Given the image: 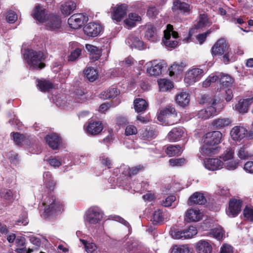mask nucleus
I'll list each match as a JSON object with an SVG mask.
<instances>
[{
    "instance_id": "nucleus-43",
    "label": "nucleus",
    "mask_w": 253,
    "mask_h": 253,
    "mask_svg": "<svg viewBox=\"0 0 253 253\" xmlns=\"http://www.w3.org/2000/svg\"><path fill=\"white\" fill-rule=\"evenodd\" d=\"M216 150V147L211 146L210 145L204 144L201 148V153L205 156H209L215 154Z\"/></svg>"
},
{
    "instance_id": "nucleus-50",
    "label": "nucleus",
    "mask_w": 253,
    "mask_h": 253,
    "mask_svg": "<svg viewBox=\"0 0 253 253\" xmlns=\"http://www.w3.org/2000/svg\"><path fill=\"white\" fill-rule=\"evenodd\" d=\"M234 151L232 148H227L220 157L224 162L232 160L234 157Z\"/></svg>"
},
{
    "instance_id": "nucleus-36",
    "label": "nucleus",
    "mask_w": 253,
    "mask_h": 253,
    "mask_svg": "<svg viewBox=\"0 0 253 253\" xmlns=\"http://www.w3.org/2000/svg\"><path fill=\"white\" fill-rule=\"evenodd\" d=\"M219 80L220 84L224 88L231 86L234 81L230 75L222 73H220Z\"/></svg>"
},
{
    "instance_id": "nucleus-11",
    "label": "nucleus",
    "mask_w": 253,
    "mask_h": 253,
    "mask_svg": "<svg viewBox=\"0 0 253 253\" xmlns=\"http://www.w3.org/2000/svg\"><path fill=\"white\" fill-rule=\"evenodd\" d=\"M229 49V47L226 41L223 38H221L217 41L211 48V54L213 56L222 55Z\"/></svg>"
},
{
    "instance_id": "nucleus-25",
    "label": "nucleus",
    "mask_w": 253,
    "mask_h": 253,
    "mask_svg": "<svg viewBox=\"0 0 253 253\" xmlns=\"http://www.w3.org/2000/svg\"><path fill=\"white\" fill-rule=\"evenodd\" d=\"M76 7L77 4L74 1L69 0L62 4L60 9L64 15L68 16L73 12Z\"/></svg>"
},
{
    "instance_id": "nucleus-39",
    "label": "nucleus",
    "mask_w": 253,
    "mask_h": 253,
    "mask_svg": "<svg viewBox=\"0 0 253 253\" xmlns=\"http://www.w3.org/2000/svg\"><path fill=\"white\" fill-rule=\"evenodd\" d=\"M119 91L116 87H111L101 92L100 94V97L103 99H110L117 96Z\"/></svg>"
},
{
    "instance_id": "nucleus-14",
    "label": "nucleus",
    "mask_w": 253,
    "mask_h": 253,
    "mask_svg": "<svg viewBox=\"0 0 253 253\" xmlns=\"http://www.w3.org/2000/svg\"><path fill=\"white\" fill-rule=\"evenodd\" d=\"M102 29L100 24L95 22H90L84 27V31L88 36L94 37L100 33Z\"/></svg>"
},
{
    "instance_id": "nucleus-46",
    "label": "nucleus",
    "mask_w": 253,
    "mask_h": 253,
    "mask_svg": "<svg viewBox=\"0 0 253 253\" xmlns=\"http://www.w3.org/2000/svg\"><path fill=\"white\" fill-rule=\"evenodd\" d=\"M190 250L187 245H174L171 253H189Z\"/></svg>"
},
{
    "instance_id": "nucleus-63",
    "label": "nucleus",
    "mask_w": 253,
    "mask_h": 253,
    "mask_svg": "<svg viewBox=\"0 0 253 253\" xmlns=\"http://www.w3.org/2000/svg\"><path fill=\"white\" fill-rule=\"evenodd\" d=\"M6 19L9 23H13L17 19V16L14 11H10L7 13Z\"/></svg>"
},
{
    "instance_id": "nucleus-45",
    "label": "nucleus",
    "mask_w": 253,
    "mask_h": 253,
    "mask_svg": "<svg viewBox=\"0 0 253 253\" xmlns=\"http://www.w3.org/2000/svg\"><path fill=\"white\" fill-rule=\"evenodd\" d=\"M38 86L42 91H46L53 87V84L48 81L43 80L39 81Z\"/></svg>"
},
{
    "instance_id": "nucleus-30",
    "label": "nucleus",
    "mask_w": 253,
    "mask_h": 253,
    "mask_svg": "<svg viewBox=\"0 0 253 253\" xmlns=\"http://www.w3.org/2000/svg\"><path fill=\"white\" fill-rule=\"evenodd\" d=\"M249 145L244 144L241 146L237 152L238 156L241 159L246 160L253 157V152L249 150Z\"/></svg>"
},
{
    "instance_id": "nucleus-38",
    "label": "nucleus",
    "mask_w": 253,
    "mask_h": 253,
    "mask_svg": "<svg viewBox=\"0 0 253 253\" xmlns=\"http://www.w3.org/2000/svg\"><path fill=\"white\" fill-rule=\"evenodd\" d=\"M158 134L157 131L152 127L146 128L141 133L142 138L144 140H151L155 138Z\"/></svg>"
},
{
    "instance_id": "nucleus-41",
    "label": "nucleus",
    "mask_w": 253,
    "mask_h": 253,
    "mask_svg": "<svg viewBox=\"0 0 253 253\" xmlns=\"http://www.w3.org/2000/svg\"><path fill=\"white\" fill-rule=\"evenodd\" d=\"M182 151L183 150L179 145H171L167 147V150H166V153L169 157H172L180 154Z\"/></svg>"
},
{
    "instance_id": "nucleus-29",
    "label": "nucleus",
    "mask_w": 253,
    "mask_h": 253,
    "mask_svg": "<svg viewBox=\"0 0 253 253\" xmlns=\"http://www.w3.org/2000/svg\"><path fill=\"white\" fill-rule=\"evenodd\" d=\"M186 216L190 221H198L202 218V213L198 209H191L187 211Z\"/></svg>"
},
{
    "instance_id": "nucleus-57",
    "label": "nucleus",
    "mask_w": 253,
    "mask_h": 253,
    "mask_svg": "<svg viewBox=\"0 0 253 253\" xmlns=\"http://www.w3.org/2000/svg\"><path fill=\"white\" fill-rule=\"evenodd\" d=\"M170 165L173 167H179L183 165L185 162L184 158H172L169 160Z\"/></svg>"
},
{
    "instance_id": "nucleus-8",
    "label": "nucleus",
    "mask_w": 253,
    "mask_h": 253,
    "mask_svg": "<svg viewBox=\"0 0 253 253\" xmlns=\"http://www.w3.org/2000/svg\"><path fill=\"white\" fill-rule=\"evenodd\" d=\"M88 20V17L84 13H76L68 20L69 26L74 29L80 28Z\"/></svg>"
},
{
    "instance_id": "nucleus-40",
    "label": "nucleus",
    "mask_w": 253,
    "mask_h": 253,
    "mask_svg": "<svg viewBox=\"0 0 253 253\" xmlns=\"http://www.w3.org/2000/svg\"><path fill=\"white\" fill-rule=\"evenodd\" d=\"M160 90L161 91H167L173 87L172 83L165 79H160L158 81Z\"/></svg>"
},
{
    "instance_id": "nucleus-6",
    "label": "nucleus",
    "mask_w": 253,
    "mask_h": 253,
    "mask_svg": "<svg viewBox=\"0 0 253 253\" xmlns=\"http://www.w3.org/2000/svg\"><path fill=\"white\" fill-rule=\"evenodd\" d=\"M43 23L48 30L59 32L62 29L61 19L57 15H48Z\"/></svg>"
},
{
    "instance_id": "nucleus-24",
    "label": "nucleus",
    "mask_w": 253,
    "mask_h": 253,
    "mask_svg": "<svg viewBox=\"0 0 253 253\" xmlns=\"http://www.w3.org/2000/svg\"><path fill=\"white\" fill-rule=\"evenodd\" d=\"M126 42L132 48H135L139 50L143 48V42L138 37L129 35L126 40Z\"/></svg>"
},
{
    "instance_id": "nucleus-49",
    "label": "nucleus",
    "mask_w": 253,
    "mask_h": 253,
    "mask_svg": "<svg viewBox=\"0 0 253 253\" xmlns=\"http://www.w3.org/2000/svg\"><path fill=\"white\" fill-rule=\"evenodd\" d=\"M210 234L215 238L220 240L222 238L223 231L221 227H218L211 229Z\"/></svg>"
},
{
    "instance_id": "nucleus-62",
    "label": "nucleus",
    "mask_w": 253,
    "mask_h": 253,
    "mask_svg": "<svg viewBox=\"0 0 253 253\" xmlns=\"http://www.w3.org/2000/svg\"><path fill=\"white\" fill-rule=\"evenodd\" d=\"M137 130L136 127L133 125L127 126L125 130V134L126 135H130L136 134Z\"/></svg>"
},
{
    "instance_id": "nucleus-26",
    "label": "nucleus",
    "mask_w": 253,
    "mask_h": 253,
    "mask_svg": "<svg viewBox=\"0 0 253 253\" xmlns=\"http://www.w3.org/2000/svg\"><path fill=\"white\" fill-rule=\"evenodd\" d=\"M185 130L182 127H175L168 133V138L171 141H176L181 138L184 134Z\"/></svg>"
},
{
    "instance_id": "nucleus-27",
    "label": "nucleus",
    "mask_w": 253,
    "mask_h": 253,
    "mask_svg": "<svg viewBox=\"0 0 253 253\" xmlns=\"http://www.w3.org/2000/svg\"><path fill=\"white\" fill-rule=\"evenodd\" d=\"M85 48L89 52L90 58L93 61L98 60L100 57L102 51L98 47L91 44H87L85 45Z\"/></svg>"
},
{
    "instance_id": "nucleus-64",
    "label": "nucleus",
    "mask_w": 253,
    "mask_h": 253,
    "mask_svg": "<svg viewBox=\"0 0 253 253\" xmlns=\"http://www.w3.org/2000/svg\"><path fill=\"white\" fill-rule=\"evenodd\" d=\"M220 253H233V248L230 245L224 244L220 248Z\"/></svg>"
},
{
    "instance_id": "nucleus-54",
    "label": "nucleus",
    "mask_w": 253,
    "mask_h": 253,
    "mask_svg": "<svg viewBox=\"0 0 253 253\" xmlns=\"http://www.w3.org/2000/svg\"><path fill=\"white\" fill-rule=\"evenodd\" d=\"M243 215L246 220L253 221V209L252 208L246 207L243 211Z\"/></svg>"
},
{
    "instance_id": "nucleus-60",
    "label": "nucleus",
    "mask_w": 253,
    "mask_h": 253,
    "mask_svg": "<svg viewBox=\"0 0 253 253\" xmlns=\"http://www.w3.org/2000/svg\"><path fill=\"white\" fill-rule=\"evenodd\" d=\"M85 92L84 89L81 88L77 89L74 92V97L77 100V102H80L81 100L84 99V96Z\"/></svg>"
},
{
    "instance_id": "nucleus-3",
    "label": "nucleus",
    "mask_w": 253,
    "mask_h": 253,
    "mask_svg": "<svg viewBox=\"0 0 253 253\" xmlns=\"http://www.w3.org/2000/svg\"><path fill=\"white\" fill-rule=\"evenodd\" d=\"M42 205L44 207V216L45 217L60 212L63 210V205L61 202L56 199L54 196L51 195L44 199Z\"/></svg>"
},
{
    "instance_id": "nucleus-13",
    "label": "nucleus",
    "mask_w": 253,
    "mask_h": 253,
    "mask_svg": "<svg viewBox=\"0 0 253 253\" xmlns=\"http://www.w3.org/2000/svg\"><path fill=\"white\" fill-rule=\"evenodd\" d=\"M205 168L209 170H217L221 169L223 162L218 158H207L204 161Z\"/></svg>"
},
{
    "instance_id": "nucleus-35",
    "label": "nucleus",
    "mask_w": 253,
    "mask_h": 253,
    "mask_svg": "<svg viewBox=\"0 0 253 253\" xmlns=\"http://www.w3.org/2000/svg\"><path fill=\"white\" fill-rule=\"evenodd\" d=\"M186 66L183 62H175L169 69L170 76L178 74L182 72Z\"/></svg>"
},
{
    "instance_id": "nucleus-44",
    "label": "nucleus",
    "mask_w": 253,
    "mask_h": 253,
    "mask_svg": "<svg viewBox=\"0 0 253 253\" xmlns=\"http://www.w3.org/2000/svg\"><path fill=\"white\" fill-rule=\"evenodd\" d=\"M209 24L207 15L203 14L200 15L198 22L195 26L196 29H200L208 26Z\"/></svg>"
},
{
    "instance_id": "nucleus-32",
    "label": "nucleus",
    "mask_w": 253,
    "mask_h": 253,
    "mask_svg": "<svg viewBox=\"0 0 253 253\" xmlns=\"http://www.w3.org/2000/svg\"><path fill=\"white\" fill-rule=\"evenodd\" d=\"M43 179L46 188L50 191L53 190L56 185V181L53 179L51 173L49 171L44 172Z\"/></svg>"
},
{
    "instance_id": "nucleus-7",
    "label": "nucleus",
    "mask_w": 253,
    "mask_h": 253,
    "mask_svg": "<svg viewBox=\"0 0 253 253\" xmlns=\"http://www.w3.org/2000/svg\"><path fill=\"white\" fill-rule=\"evenodd\" d=\"M204 71L200 68H193L186 72L184 82L187 85H190L198 81L203 76Z\"/></svg>"
},
{
    "instance_id": "nucleus-1",
    "label": "nucleus",
    "mask_w": 253,
    "mask_h": 253,
    "mask_svg": "<svg viewBox=\"0 0 253 253\" xmlns=\"http://www.w3.org/2000/svg\"><path fill=\"white\" fill-rule=\"evenodd\" d=\"M24 58L27 64L33 69H42L45 66L43 61L45 56L41 51H36L32 49H26L24 52Z\"/></svg>"
},
{
    "instance_id": "nucleus-4",
    "label": "nucleus",
    "mask_w": 253,
    "mask_h": 253,
    "mask_svg": "<svg viewBox=\"0 0 253 253\" xmlns=\"http://www.w3.org/2000/svg\"><path fill=\"white\" fill-rule=\"evenodd\" d=\"M178 37L177 32L173 30V26L170 24L167 26V29L164 31L163 42L165 45L170 48H174L178 44L176 39Z\"/></svg>"
},
{
    "instance_id": "nucleus-58",
    "label": "nucleus",
    "mask_w": 253,
    "mask_h": 253,
    "mask_svg": "<svg viewBox=\"0 0 253 253\" xmlns=\"http://www.w3.org/2000/svg\"><path fill=\"white\" fill-rule=\"evenodd\" d=\"M159 11L155 6H150L147 9V15L150 18H155Z\"/></svg>"
},
{
    "instance_id": "nucleus-5",
    "label": "nucleus",
    "mask_w": 253,
    "mask_h": 253,
    "mask_svg": "<svg viewBox=\"0 0 253 253\" xmlns=\"http://www.w3.org/2000/svg\"><path fill=\"white\" fill-rule=\"evenodd\" d=\"M103 217V213L98 207L89 208L85 212L84 221L86 224H96L99 223Z\"/></svg>"
},
{
    "instance_id": "nucleus-42",
    "label": "nucleus",
    "mask_w": 253,
    "mask_h": 253,
    "mask_svg": "<svg viewBox=\"0 0 253 253\" xmlns=\"http://www.w3.org/2000/svg\"><path fill=\"white\" fill-rule=\"evenodd\" d=\"M84 74L90 82H93L95 81L98 76V73L97 71L93 68L90 67H87L85 69Z\"/></svg>"
},
{
    "instance_id": "nucleus-2",
    "label": "nucleus",
    "mask_w": 253,
    "mask_h": 253,
    "mask_svg": "<svg viewBox=\"0 0 253 253\" xmlns=\"http://www.w3.org/2000/svg\"><path fill=\"white\" fill-rule=\"evenodd\" d=\"M201 103H206L208 106L206 108L199 111L197 114L199 118L206 120L216 115L218 110L216 99L214 97H209L208 95H204L202 97Z\"/></svg>"
},
{
    "instance_id": "nucleus-20",
    "label": "nucleus",
    "mask_w": 253,
    "mask_h": 253,
    "mask_svg": "<svg viewBox=\"0 0 253 253\" xmlns=\"http://www.w3.org/2000/svg\"><path fill=\"white\" fill-rule=\"evenodd\" d=\"M195 247L198 253H211L212 250L211 242L204 240L198 242Z\"/></svg>"
},
{
    "instance_id": "nucleus-52",
    "label": "nucleus",
    "mask_w": 253,
    "mask_h": 253,
    "mask_svg": "<svg viewBox=\"0 0 253 253\" xmlns=\"http://www.w3.org/2000/svg\"><path fill=\"white\" fill-rule=\"evenodd\" d=\"M1 198L8 201H11L13 199V195L12 191L8 189H2L0 191Z\"/></svg>"
},
{
    "instance_id": "nucleus-37",
    "label": "nucleus",
    "mask_w": 253,
    "mask_h": 253,
    "mask_svg": "<svg viewBox=\"0 0 253 253\" xmlns=\"http://www.w3.org/2000/svg\"><path fill=\"white\" fill-rule=\"evenodd\" d=\"M176 101L180 106H186L189 104L190 101L189 94L185 92L179 93L176 96Z\"/></svg>"
},
{
    "instance_id": "nucleus-10",
    "label": "nucleus",
    "mask_w": 253,
    "mask_h": 253,
    "mask_svg": "<svg viewBox=\"0 0 253 253\" xmlns=\"http://www.w3.org/2000/svg\"><path fill=\"white\" fill-rule=\"evenodd\" d=\"M222 134L219 131L208 132L203 137V143L211 146H216L220 143Z\"/></svg>"
},
{
    "instance_id": "nucleus-53",
    "label": "nucleus",
    "mask_w": 253,
    "mask_h": 253,
    "mask_svg": "<svg viewBox=\"0 0 253 253\" xmlns=\"http://www.w3.org/2000/svg\"><path fill=\"white\" fill-rule=\"evenodd\" d=\"M175 112V110L173 107L169 106L161 111L160 115L169 118L171 116H174Z\"/></svg>"
},
{
    "instance_id": "nucleus-51",
    "label": "nucleus",
    "mask_w": 253,
    "mask_h": 253,
    "mask_svg": "<svg viewBox=\"0 0 253 253\" xmlns=\"http://www.w3.org/2000/svg\"><path fill=\"white\" fill-rule=\"evenodd\" d=\"M164 220L163 211L160 210L156 211L153 215V222L154 224L162 222Z\"/></svg>"
},
{
    "instance_id": "nucleus-16",
    "label": "nucleus",
    "mask_w": 253,
    "mask_h": 253,
    "mask_svg": "<svg viewBox=\"0 0 253 253\" xmlns=\"http://www.w3.org/2000/svg\"><path fill=\"white\" fill-rule=\"evenodd\" d=\"M32 14L34 19L41 23H43L48 16L45 8L40 4L35 6Z\"/></svg>"
},
{
    "instance_id": "nucleus-31",
    "label": "nucleus",
    "mask_w": 253,
    "mask_h": 253,
    "mask_svg": "<svg viewBox=\"0 0 253 253\" xmlns=\"http://www.w3.org/2000/svg\"><path fill=\"white\" fill-rule=\"evenodd\" d=\"M231 123V121L229 118H219L213 120L212 126L216 129H221L228 126Z\"/></svg>"
},
{
    "instance_id": "nucleus-12",
    "label": "nucleus",
    "mask_w": 253,
    "mask_h": 253,
    "mask_svg": "<svg viewBox=\"0 0 253 253\" xmlns=\"http://www.w3.org/2000/svg\"><path fill=\"white\" fill-rule=\"evenodd\" d=\"M242 207V201L240 200L233 199L229 202V207L226 213L230 217H235L240 212Z\"/></svg>"
},
{
    "instance_id": "nucleus-55",
    "label": "nucleus",
    "mask_w": 253,
    "mask_h": 253,
    "mask_svg": "<svg viewBox=\"0 0 253 253\" xmlns=\"http://www.w3.org/2000/svg\"><path fill=\"white\" fill-rule=\"evenodd\" d=\"M82 49L80 48H77L71 52L70 55L68 56L69 61H74L77 60L81 55Z\"/></svg>"
},
{
    "instance_id": "nucleus-15",
    "label": "nucleus",
    "mask_w": 253,
    "mask_h": 253,
    "mask_svg": "<svg viewBox=\"0 0 253 253\" xmlns=\"http://www.w3.org/2000/svg\"><path fill=\"white\" fill-rule=\"evenodd\" d=\"M247 134V129L242 126H235L232 128L230 135L235 141H239L243 139Z\"/></svg>"
},
{
    "instance_id": "nucleus-9",
    "label": "nucleus",
    "mask_w": 253,
    "mask_h": 253,
    "mask_svg": "<svg viewBox=\"0 0 253 253\" xmlns=\"http://www.w3.org/2000/svg\"><path fill=\"white\" fill-rule=\"evenodd\" d=\"M128 6L126 3L117 4L112 7L111 17L113 20L119 22L126 15L128 11Z\"/></svg>"
},
{
    "instance_id": "nucleus-22",
    "label": "nucleus",
    "mask_w": 253,
    "mask_h": 253,
    "mask_svg": "<svg viewBox=\"0 0 253 253\" xmlns=\"http://www.w3.org/2000/svg\"><path fill=\"white\" fill-rule=\"evenodd\" d=\"M253 98L240 99L235 105V109L240 113H245L248 112L250 105L252 103Z\"/></svg>"
},
{
    "instance_id": "nucleus-48",
    "label": "nucleus",
    "mask_w": 253,
    "mask_h": 253,
    "mask_svg": "<svg viewBox=\"0 0 253 253\" xmlns=\"http://www.w3.org/2000/svg\"><path fill=\"white\" fill-rule=\"evenodd\" d=\"M80 241L84 245L85 251L88 253H91L97 249L96 246L93 243H89L86 240L83 239H80Z\"/></svg>"
},
{
    "instance_id": "nucleus-28",
    "label": "nucleus",
    "mask_w": 253,
    "mask_h": 253,
    "mask_svg": "<svg viewBox=\"0 0 253 253\" xmlns=\"http://www.w3.org/2000/svg\"><path fill=\"white\" fill-rule=\"evenodd\" d=\"M206 202V199L202 193L195 192L189 199L188 204L191 206L193 204L203 205Z\"/></svg>"
},
{
    "instance_id": "nucleus-33",
    "label": "nucleus",
    "mask_w": 253,
    "mask_h": 253,
    "mask_svg": "<svg viewBox=\"0 0 253 253\" xmlns=\"http://www.w3.org/2000/svg\"><path fill=\"white\" fill-rule=\"evenodd\" d=\"M135 111L140 113L145 111L148 108V104L142 98H136L133 101Z\"/></svg>"
},
{
    "instance_id": "nucleus-23",
    "label": "nucleus",
    "mask_w": 253,
    "mask_h": 253,
    "mask_svg": "<svg viewBox=\"0 0 253 253\" xmlns=\"http://www.w3.org/2000/svg\"><path fill=\"white\" fill-rule=\"evenodd\" d=\"M145 37L149 41L152 42H156L160 39L156 28L151 24L148 25L146 26Z\"/></svg>"
},
{
    "instance_id": "nucleus-19",
    "label": "nucleus",
    "mask_w": 253,
    "mask_h": 253,
    "mask_svg": "<svg viewBox=\"0 0 253 253\" xmlns=\"http://www.w3.org/2000/svg\"><path fill=\"white\" fill-rule=\"evenodd\" d=\"M45 139L49 146L53 150L58 149L62 142L61 138L56 133L48 134Z\"/></svg>"
},
{
    "instance_id": "nucleus-17",
    "label": "nucleus",
    "mask_w": 253,
    "mask_h": 253,
    "mask_svg": "<svg viewBox=\"0 0 253 253\" xmlns=\"http://www.w3.org/2000/svg\"><path fill=\"white\" fill-rule=\"evenodd\" d=\"M103 129V126L101 123L92 120L88 122L85 130L87 133L90 135H97Z\"/></svg>"
},
{
    "instance_id": "nucleus-21",
    "label": "nucleus",
    "mask_w": 253,
    "mask_h": 253,
    "mask_svg": "<svg viewBox=\"0 0 253 253\" xmlns=\"http://www.w3.org/2000/svg\"><path fill=\"white\" fill-rule=\"evenodd\" d=\"M165 68H166V65L164 62H154L151 67L147 69V72L150 76H157L161 74L162 70Z\"/></svg>"
},
{
    "instance_id": "nucleus-61",
    "label": "nucleus",
    "mask_w": 253,
    "mask_h": 253,
    "mask_svg": "<svg viewBox=\"0 0 253 253\" xmlns=\"http://www.w3.org/2000/svg\"><path fill=\"white\" fill-rule=\"evenodd\" d=\"M48 162L49 164L55 168H58L61 165V162L59 160H58L55 157H51L49 159L46 160Z\"/></svg>"
},
{
    "instance_id": "nucleus-59",
    "label": "nucleus",
    "mask_w": 253,
    "mask_h": 253,
    "mask_svg": "<svg viewBox=\"0 0 253 253\" xmlns=\"http://www.w3.org/2000/svg\"><path fill=\"white\" fill-rule=\"evenodd\" d=\"M224 166L228 170H234L236 169L238 165V161H230L224 162Z\"/></svg>"
},
{
    "instance_id": "nucleus-34",
    "label": "nucleus",
    "mask_w": 253,
    "mask_h": 253,
    "mask_svg": "<svg viewBox=\"0 0 253 253\" xmlns=\"http://www.w3.org/2000/svg\"><path fill=\"white\" fill-rule=\"evenodd\" d=\"M144 169V167L141 165H138L132 168H129L127 166L123 167V173L126 175L131 176L137 174L140 171Z\"/></svg>"
},
{
    "instance_id": "nucleus-18",
    "label": "nucleus",
    "mask_w": 253,
    "mask_h": 253,
    "mask_svg": "<svg viewBox=\"0 0 253 253\" xmlns=\"http://www.w3.org/2000/svg\"><path fill=\"white\" fill-rule=\"evenodd\" d=\"M172 9L173 11L179 10L181 13L185 15H189L191 9L189 4L179 0L173 2Z\"/></svg>"
},
{
    "instance_id": "nucleus-56",
    "label": "nucleus",
    "mask_w": 253,
    "mask_h": 253,
    "mask_svg": "<svg viewBox=\"0 0 253 253\" xmlns=\"http://www.w3.org/2000/svg\"><path fill=\"white\" fill-rule=\"evenodd\" d=\"M197 233V230L194 226H190L188 229L185 230L186 239L192 238Z\"/></svg>"
},
{
    "instance_id": "nucleus-47",
    "label": "nucleus",
    "mask_w": 253,
    "mask_h": 253,
    "mask_svg": "<svg viewBox=\"0 0 253 253\" xmlns=\"http://www.w3.org/2000/svg\"><path fill=\"white\" fill-rule=\"evenodd\" d=\"M170 233L171 237L174 239H186L185 230L181 231L171 229Z\"/></svg>"
}]
</instances>
